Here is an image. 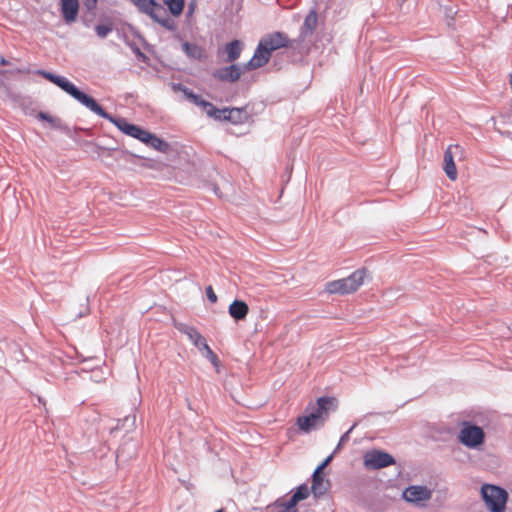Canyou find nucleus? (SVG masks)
Masks as SVG:
<instances>
[{"label": "nucleus", "mask_w": 512, "mask_h": 512, "mask_svg": "<svg viewBox=\"0 0 512 512\" xmlns=\"http://www.w3.org/2000/svg\"><path fill=\"white\" fill-rule=\"evenodd\" d=\"M335 402V398L322 396L317 399L316 405L308 414L297 417L296 424L304 433H310L317 426H322L328 418L329 410Z\"/></svg>", "instance_id": "f257e3e1"}, {"label": "nucleus", "mask_w": 512, "mask_h": 512, "mask_svg": "<svg viewBox=\"0 0 512 512\" xmlns=\"http://www.w3.org/2000/svg\"><path fill=\"white\" fill-rule=\"evenodd\" d=\"M140 13L148 15L154 22L168 31L175 32L177 24L167 14V10L156 0H129Z\"/></svg>", "instance_id": "f03ea898"}, {"label": "nucleus", "mask_w": 512, "mask_h": 512, "mask_svg": "<svg viewBox=\"0 0 512 512\" xmlns=\"http://www.w3.org/2000/svg\"><path fill=\"white\" fill-rule=\"evenodd\" d=\"M35 74L42 76L46 80L58 86L61 90L66 92L80 104L85 106L87 109L90 107L94 98L87 93L80 90L76 85H74L71 81H69L66 77L56 75L50 71H46L44 69H38L35 71Z\"/></svg>", "instance_id": "7ed1b4c3"}, {"label": "nucleus", "mask_w": 512, "mask_h": 512, "mask_svg": "<svg viewBox=\"0 0 512 512\" xmlns=\"http://www.w3.org/2000/svg\"><path fill=\"white\" fill-rule=\"evenodd\" d=\"M91 112L95 113L99 117L108 120L113 123L121 132L124 134L133 137L139 141H143L147 130L141 128L138 125L128 122L123 117H116L112 114L106 112L104 108L94 99L88 108Z\"/></svg>", "instance_id": "20e7f679"}, {"label": "nucleus", "mask_w": 512, "mask_h": 512, "mask_svg": "<svg viewBox=\"0 0 512 512\" xmlns=\"http://www.w3.org/2000/svg\"><path fill=\"white\" fill-rule=\"evenodd\" d=\"M368 270L366 268L357 269L348 277L334 280L326 284V291L330 294H350L355 292L367 277Z\"/></svg>", "instance_id": "39448f33"}, {"label": "nucleus", "mask_w": 512, "mask_h": 512, "mask_svg": "<svg viewBox=\"0 0 512 512\" xmlns=\"http://www.w3.org/2000/svg\"><path fill=\"white\" fill-rule=\"evenodd\" d=\"M481 497L490 512H504L508 501V492L494 484H483Z\"/></svg>", "instance_id": "423d86ee"}, {"label": "nucleus", "mask_w": 512, "mask_h": 512, "mask_svg": "<svg viewBox=\"0 0 512 512\" xmlns=\"http://www.w3.org/2000/svg\"><path fill=\"white\" fill-rule=\"evenodd\" d=\"M485 434L481 427L470 422H464L459 433V441L468 448H477L484 443Z\"/></svg>", "instance_id": "0eeeda50"}, {"label": "nucleus", "mask_w": 512, "mask_h": 512, "mask_svg": "<svg viewBox=\"0 0 512 512\" xmlns=\"http://www.w3.org/2000/svg\"><path fill=\"white\" fill-rule=\"evenodd\" d=\"M396 463L395 458L382 450H371L364 455V466L369 470H379Z\"/></svg>", "instance_id": "6e6552de"}, {"label": "nucleus", "mask_w": 512, "mask_h": 512, "mask_svg": "<svg viewBox=\"0 0 512 512\" xmlns=\"http://www.w3.org/2000/svg\"><path fill=\"white\" fill-rule=\"evenodd\" d=\"M261 44L265 49L272 55V53L280 48L293 47L296 41L290 40L288 36L283 32H273L263 36L260 39Z\"/></svg>", "instance_id": "1a4fd4ad"}, {"label": "nucleus", "mask_w": 512, "mask_h": 512, "mask_svg": "<svg viewBox=\"0 0 512 512\" xmlns=\"http://www.w3.org/2000/svg\"><path fill=\"white\" fill-rule=\"evenodd\" d=\"M432 491L427 486L423 485H410L402 493V498L413 504H419L424 501L430 500Z\"/></svg>", "instance_id": "9d476101"}, {"label": "nucleus", "mask_w": 512, "mask_h": 512, "mask_svg": "<svg viewBox=\"0 0 512 512\" xmlns=\"http://www.w3.org/2000/svg\"><path fill=\"white\" fill-rule=\"evenodd\" d=\"M463 149L460 145H449L444 152L443 156V170L446 176L454 181L457 178V168L454 162V156L458 153H462Z\"/></svg>", "instance_id": "9b49d317"}, {"label": "nucleus", "mask_w": 512, "mask_h": 512, "mask_svg": "<svg viewBox=\"0 0 512 512\" xmlns=\"http://www.w3.org/2000/svg\"><path fill=\"white\" fill-rule=\"evenodd\" d=\"M241 74L242 70L240 66L237 64H231L214 70L212 72V77L222 82L234 83L240 79Z\"/></svg>", "instance_id": "f8f14e48"}, {"label": "nucleus", "mask_w": 512, "mask_h": 512, "mask_svg": "<svg viewBox=\"0 0 512 512\" xmlns=\"http://www.w3.org/2000/svg\"><path fill=\"white\" fill-rule=\"evenodd\" d=\"M271 58V54L259 41L252 58L244 65V69L251 71L265 66Z\"/></svg>", "instance_id": "ddd939ff"}, {"label": "nucleus", "mask_w": 512, "mask_h": 512, "mask_svg": "<svg viewBox=\"0 0 512 512\" xmlns=\"http://www.w3.org/2000/svg\"><path fill=\"white\" fill-rule=\"evenodd\" d=\"M318 24V14L315 8L311 9L306 15L304 22L300 28V34L296 41L298 43L303 42L308 36H311L316 30Z\"/></svg>", "instance_id": "4468645a"}, {"label": "nucleus", "mask_w": 512, "mask_h": 512, "mask_svg": "<svg viewBox=\"0 0 512 512\" xmlns=\"http://www.w3.org/2000/svg\"><path fill=\"white\" fill-rule=\"evenodd\" d=\"M60 11L66 24L75 22L79 13V0H60Z\"/></svg>", "instance_id": "2eb2a0df"}, {"label": "nucleus", "mask_w": 512, "mask_h": 512, "mask_svg": "<svg viewBox=\"0 0 512 512\" xmlns=\"http://www.w3.org/2000/svg\"><path fill=\"white\" fill-rule=\"evenodd\" d=\"M37 118L42 121L48 122L50 125V128L59 130L60 132H62L63 134H65L69 137L72 136L71 128L66 123H64L59 117H55V116L50 115L47 112L40 111L37 115Z\"/></svg>", "instance_id": "dca6fc26"}, {"label": "nucleus", "mask_w": 512, "mask_h": 512, "mask_svg": "<svg viewBox=\"0 0 512 512\" xmlns=\"http://www.w3.org/2000/svg\"><path fill=\"white\" fill-rule=\"evenodd\" d=\"M172 89L174 92H182L186 100L196 106L202 107V109H204L209 102L181 83H173Z\"/></svg>", "instance_id": "f3484780"}, {"label": "nucleus", "mask_w": 512, "mask_h": 512, "mask_svg": "<svg viewBox=\"0 0 512 512\" xmlns=\"http://www.w3.org/2000/svg\"><path fill=\"white\" fill-rule=\"evenodd\" d=\"M328 485L329 482L327 481L325 483L323 471H321V468H316L312 474L311 486V492L313 493L314 497L318 498L324 495L328 490Z\"/></svg>", "instance_id": "a211bd4d"}, {"label": "nucleus", "mask_w": 512, "mask_h": 512, "mask_svg": "<svg viewBox=\"0 0 512 512\" xmlns=\"http://www.w3.org/2000/svg\"><path fill=\"white\" fill-rule=\"evenodd\" d=\"M229 315L235 321L244 320L249 312L247 303L243 300L235 299L228 308Z\"/></svg>", "instance_id": "6ab92c4d"}, {"label": "nucleus", "mask_w": 512, "mask_h": 512, "mask_svg": "<svg viewBox=\"0 0 512 512\" xmlns=\"http://www.w3.org/2000/svg\"><path fill=\"white\" fill-rule=\"evenodd\" d=\"M225 121H228L234 125L243 124L248 121L249 114L245 108H227Z\"/></svg>", "instance_id": "aec40b11"}, {"label": "nucleus", "mask_w": 512, "mask_h": 512, "mask_svg": "<svg viewBox=\"0 0 512 512\" xmlns=\"http://www.w3.org/2000/svg\"><path fill=\"white\" fill-rule=\"evenodd\" d=\"M141 142L162 153H166L170 148V145L167 141L159 138L157 135L149 131H147L143 141Z\"/></svg>", "instance_id": "412c9836"}, {"label": "nucleus", "mask_w": 512, "mask_h": 512, "mask_svg": "<svg viewBox=\"0 0 512 512\" xmlns=\"http://www.w3.org/2000/svg\"><path fill=\"white\" fill-rule=\"evenodd\" d=\"M243 49V43L238 40L234 39L226 44L225 46V52L227 54V61L228 62H234L237 59H239L241 55V51Z\"/></svg>", "instance_id": "4be33fe9"}, {"label": "nucleus", "mask_w": 512, "mask_h": 512, "mask_svg": "<svg viewBox=\"0 0 512 512\" xmlns=\"http://www.w3.org/2000/svg\"><path fill=\"white\" fill-rule=\"evenodd\" d=\"M182 49L190 59L201 60L204 57L203 49L197 44L184 42Z\"/></svg>", "instance_id": "5701e85b"}, {"label": "nucleus", "mask_w": 512, "mask_h": 512, "mask_svg": "<svg viewBox=\"0 0 512 512\" xmlns=\"http://www.w3.org/2000/svg\"><path fill=\"white\" fill-rule=\"evenodd\" d=\"M167 6L168 11L174 17H178L182 14L185 7V0H162Z\"/></svg>", "instance_id": "b1692460"}, {"label": "nucleus", "mask_w": 512, "mask_h": 512, "mask_svg": "<svg viewBox=\"0 0 512 512\" xmlns=\"http://www.w3.org/2000/svg\"><path fill=\"white\" fill-rule=\"evenodd\" d=\"M226 109H219L216 106H214L211 102H208L206 107L203 109L206 114L217 121H225L226 116Z\"/></svg>", "instance_id": "393cba45"}, {"label": "nucleus", "mask_w": 512, "mask_h": 512, "mask_svg": "<svg viewBox=\"0 0 512 512\" xmlns=\"http://www.w3.org/2000/svg\"><path fill=\"white\" fill-rule=\"evenodd\" d=\"M187 337L200 351H202V347H206V339L196 328Z\"/></svg>", "instance_id": "a878e982"}, {"label": "nucleus", "mask_w": 512, "mask_h": 512, "mask_svg": "<svg viewBox=\"0 0 512 512\" xmlns=\"http://www.w3.org/2000/svg\"><path fill=\"white\" fill-rule=\"evenodd\" d=\"M310 490L307 484L303 483L300 484L295 491L293 492V496L297 498V500L300 502L302 500H305L309 496Z\"/></svg>", "instance_id": "bb28decb"}, {"label": "nucleus", "mask_w": 512, "mask_h": 512, "mask_svg": "<svg viewBox=\"0 0 512 512\" xmlns=\"http://www.w3.org/2000/svg\"><path fill=\"white\" fill-rule=\"evenodd\" d=\"M95 32L98 37L104 39L112 32V26L110 24H99L95 27Z\"/></svg>", "instance_id": "cd10ccee"}, {"label": "nucleus", "mask_w": 512, "mask_h": 512, "mask_svg": "<svg viewBox=\"0 0 512 512\" xmlns=\"http://www.w3.org/2000/svg\"><path fill=\"white\" fill-rule=\"evenodd\" d=\"M173 325L180 333H183L186 336H188L189 333L193 332V330L195 329V327L190 326L189 324L178 321H174Z\"/></svg>", "instance_id": "c85d7f7f"}, {"label": "nucleus", "mask_w": 512, "mask_h": 512, "mask_svg": "<svg viewBox=\"0 0 512 512\" xmlns=\"http://www.w3.org/2000/svg\"><path fill=\"white\" fill-rule=\"evenodd\" d=\"M173 325L180 333H183L186 336H188L189 333L193 332V330L195 329V327L190 326L189 324L178 321H174Z\"/></svg>", "instance_id": "c756f323"}, {"label": "nucleus", "mask_w": 512, "mask_h": 512, "mask_svg": "<svg viewBox=\"0 0 512 512\" xmlns=\"http://www.w3.org/2000/svg\"><path fill=\"white\" fill-rule=\"evenodd\" d=\"M357 426V423H354L348 431H346L339 439V442L333 451L334 453H337L338 450H340L341 446L349 440L350 433L354 430V428Z\"/></svg>", "instance_id": "7c9ffc66"}, {"label": "nucleus", "mask_w": 512, "mask_h": 512, "mask_svg": "<svg viewBox=\"0 0 512 512\" xmlns=\"http://www.w3.org/2000/svg\"><path fill=\"white\" fill-rule=\"evenodd\" d=\"M202 350L206 352V357L210 360V362L214 365H218V357L206 343V347H202Z\"/></svg>", "instance_id": "2f4dec72"}, {"label": "nucleus", "mask_w": 512, "mask_h": 512, "mask_svg": "<svg viewBox=\"0 0 512 512\" xmlns=\"http://www.w3.org/2000/svg\"><path fill=\"white\" fill-rule=\"evenodd\" d=\"M5 74H29L31 72L28 66H21L17 68H11L8 70H4Z\"/></svg>", "instance_id": "473e14b6"}, {"label": "nucleus", "mask_w": 512, "mask_h": 512, "mask_svg": "<svg viewBox=\"0 0 512 512\" xmlns=\"http://www.w3.org/2000/svg\"><path fill=\"white\" fill-rule=\"evenodd\" d=\"M129 445H131L133 447V449H134L133 454L130 455V457H132L135 454V447H136L135 444L134 443H125L124 445L119 447V449L117 450V454H116L117 459H120V458L124 457L125 449Z\"/></svg>", "instance_id": "72a5a7b5"}, {"label": "nucleus", "mask_w": 512, "mask_h": 512, "mask_svg": "<svg viewBox=\"0 0 512 512\" xmlns=\"http://www.w3.org/2000/svg\"><path fill=\"white\" fill-rule=\"evenodd\" d=\"M283 503L294 509L296 512H298L297 504L299 503V501L293 495H291L289 499L283 498Z\"/></svg>", "instance_id": "f704fd0d"}, {"label": "nucleus", "mask_w": 512, "mask_h": 512, "mask_svg": "<svg viewBox=\"0 0 512 512\" xmlns=\"http://www.w3.org/2000/svg\"><path fill=\"white\" fill-rule=\"evenodd\" d=\"M98 0H83L85 9L89 12H94L97 7Z\"/></svg>", "instance_id": "c9c22d12"}, {"label": "nucleus", "mask_w": 512, "mask_h": 512, "mask_svg": "<svg viewBox=\"0 0 512 512\" xmlns=\"http://www.w3.org/2000/svg\"><path fill=\"white\" fill-rule=\"evenodd\" d=\"M206 296H207V299L211 302V303H216L217 302V295L216 293L214 292L212 286H208L206 288Z\"/></svg>", "instance_id": "e433bc0d"}, {"label": "nucleus", "mask_w": 512, "mask_h": 512, "mask_svg": "<svg viewBox=\"0 0 512 512\" xmlns=\"http://www.w3.org/2000/svg\"><path fill=\"white\" fill-rule=\"evenodd\" d=\"M334 454H335V453L333 452V453H331L330 455H328V456H327V457L322 461V463H321L320 465H318L316 468H321V471H323V470H324V468H325L326 466H328V465L330 464V462L333 460Z\"/></svg>", "instance_id": "4c0bfd02"}, {"label": "nucleus", "mask_w": 512, "mask_h": 512, "mask_svg": "<svg viewBox=\"0 0 512 512\" xmlns=\"http://www.w3.org/2000/svg\"><path fill=\"white\" fill-rule=\"evenodd\" d=\"M195 7H196V2L194 0L189 2L188 8H187V16H191L194 13Z\"/></svg>", "instance_id": "58836bf2"}, {"label": "nucleus", "mask_w": 512, "mask_h": 512, "mask_svg": "<svg viewBox=\"0 0 512 512\" xmlns=\"http://www.w3.org/2000/svg\"><path fill=\"white\" fill-rule=\"evenodd\" d=\"M134 53L136 54L138 59H141L143 61L147 59V56L138 47L134 49Z\"/></svg>", "instance_id": "ea45409f"}, {"label": "nucleus", "mask_w": 512, "mask_h": 512, "mask_svg": "<svg viewBox=\"0 0 512 512\" xmlns=\"http://www.w3.org/2000/svg\"><path fill=\"white\" fill-rule=\"evenodd\" d=\"M89 313V306L86 304L84 308L77 314L78 318H81Z\"/></svg>", "instance_id": "a19ab883"}, {"label": "nucleus", "mask_w": 512, "mask_h": 512, "mask_svg": "<svg viewBox=\"0 0 512 512\" xmlns=\"http://www.w3.org/2000/svg\"><path fill=\"white\" fill-rule=\"evenodd\" d=\"M0 65H2V66L10 65V62L8 60H6L3 56H0Z\"/></svg>", "instance_id": "79ce46f5"}, {"label": "nucleus", "mask_w": 512, "mask_h": 512, "mask_svg": "<svg viewBox=\"0 0 512 512\" xmlns=\"http://www.w3.org/2000/svg\"><path fill=\"white\" fill-rule=\"evenodd\" d=\"M3 75H5V71H1V70H0V76H3ZM3 85H4V82H3V80L0 78V86H3Z\"/></svg>", "instance_id": "37998d69"}, {"label": "nucleus", "mask_w": 512, "mask_h": 512, "mask_svg": "<svg viewBox=\"0 0 512 512\" xmlns=\"http://www.w3.org/2000/svg\"><path fill=\"white\" fill-rule=\"evenodd\" d=\"M215 512H226L224 508H220L218 510H216Z\"/></svg>", "instance_id": "c03bdc74"}]
</instances>
